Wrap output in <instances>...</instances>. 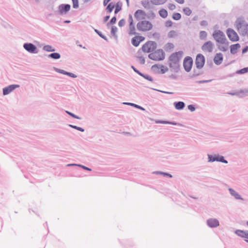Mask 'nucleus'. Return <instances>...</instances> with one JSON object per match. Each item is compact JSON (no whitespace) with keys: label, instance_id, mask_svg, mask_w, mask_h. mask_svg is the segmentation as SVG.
<instances>
[{"label":"nucleus","instance_id":"1","mask_svg":"<svg viewBox=\"0 0 248 248\" xmlns=\"http://www.w3.org/2000/svg\"><path fill=\"white\" fill-rule=\"evenodd\" d=\"M183 52L179 51L172 53L169 57V66L174 71L177 72L179 69V61L182 58Z\"/></svg>","mask_w":248,"mask_h":248},{"label":"nucleus","instance_id":"2","mask_svg":"<svg viewBox=\"0 0 248 248\" xmlns=\"http://www.w3.org/2000/svg\"><path fill=\"white\" fill-rule=\"evenodd\" d=\"M235 26L241 35L243 36L246 35L248 25L243 18H237L235 22Z\"/></svg>","mask_w":248,"mask_h":248},{"label":"nucleus","instance_id":"3","mask_svg":"<svg viewBox=\"0 0 248 248\" xmlns=\"http://www.w3.org/2000/svg\"><path fill=\"white\" fill-rule=\"evenodd\" d=\"M153 28V25L149 21L144 20L139 21L137 24V28L140 31H147L151 30Z\"/></svg>","mask_w":248,"mask_h":248},{"label":"nucleus","instance_id":"4","mask_svg":"<svg viewBox=\"0 0 248 248\" xmlns=\"http://www.w3.org/2000/svg\"><path fill=\"white\" fill-rule=\"evenodd\" d=\"M149 59L155 61H162L165 59V53L162 49H159L148 55Z\"/></svg>","mask_w":248,"mask_h":248},{"label":"nucleus","instance_id":"5","mask_svg":"<svg viewBox=\"0 0 248 248\" xmlns=\"http://www.w3.org/2000/svg\"><path fill=\"white\" fill-rule=\"evenodd\" d=\"M216 41L220 44H225L227 39L225 34L220 30L215 31L212 34Z\"/></svg>","mask_w":248,"mask_h":248},{"label":"nucleus","instance_id":"6","mask_svg":"<svg viewBox=\"0 0 248 248\" xmlns=\"http://www.w3.org/2000/svg\"><path fill=\"white\" fill-rule=\"evenodd\" d=\"M156 47L157 44L156 42L149 41L142 46L141 49L144 52L149 53L154 51Z\"/></svg>","mask_w":248,"mask_h":248},{"label":"nucleus","instance_id":"7","mask_svg":"<svg viewBox=\"0 0 248 248\" xmlns=\"http://www.w3.org/2000/svg\"><path fill=\"white\" fill-rule=\"evenodd\" d=\"M207 156L208 162L217 161L225 164H227L228 163V161L224 158V157L223 155H219V154H215L214 155L208 154Z\"/></svg>","mask_w":248,"mask_h":248},{"label":"nucleus","instance_id":"8","mask_svg":"<svg viewBox=\"0 0 248 248\" xmlns=\"http://www.w3.org/2000/svg\"><path fill=\"white\" fill-rule=\"evenodd\" d=\"M23 48L28 52L36 54L38 52L37 47L31 43H26L23 44Z\"/></svg>","mask_w":248,"mask_h":248},{"label":"nucleus","instance_id":"9","mask_svg":"<svg viewBox=\"0 0 248 248\" xmlns=\"http://www.w3.org/2000/svg\"><path fill=\"white\" fill-rule=\"evenodd\" d=\"M205 63V58L204 56L202 54H198L196 56L195 60V64L196 67L198 69H202Z\"/></svg>","mask_w":248,"mask_h":248},{"label":"nucleus","instance_id":"10","mask_svg":"<svg viewBox=\"0 0 248 248\" xmlns=\"http://www.w3.org/2000/svg\"><path fill=\"white\" fill-rule=\"evenodd\" d=\"M193 65V60L191 57L189 56L186 57L183 62V66L187 72H189L192 68Z\"/></svg>","mask_w":248,"mask_h":248},{"label":"nucleus","instance_id":"11","mask_svg":"<svg viewBox=\"0 0 248 248\" xmlns=\"http://www.w3.org/2000/svg\"><path fill=\"white\" fill-rule=\"evenodd\" d=\"M227 34L229 39L232 42H236L239 40V36L237 33L232 29L227 30Z\"/></svg>","mask_w":248,"mask_h":248},{"label":"nucleus","instance_id":"12","mask_svg":"<svg viewBox=\"0 0 248 248\" xmlns=\"http://www.w3.org/2000/svg\"><path fill=\"white\" fill-rule=\"evenodd\" d=\"M20 86L18 84H12L9 85L6 87H4L2 89V93L3 95H6L10 93L14 90L16 88H19Z\"/></svg>","mask_w":248,"mask_h":248},{"label":"nucleus","instance_id":"13","mask_svg":"<svg viewBox=\"0 0 248 248\" xmlns=\"http://www.w3.org/2000/svg\"><path fill=\"white\" fill-rule=\"evenodd\" d=\"M147 14L142 10H137L134 14V16L138 21H141L145 19Z\"/></svg>","mask_w":248,"mask_h":248},{"label":"nucleus","instance_id":"14","mask_svg":"<svg viewBox=\"0 0 248 248\" xmlns=\"http://www.w3.org/2000/svg\"><path fill=\"white\" fill-rule=\"evenodd\" d=\"M71 6L68 4H62L58 7V13L61 15L66 14L70 10Z\"/></svg>","mask_w":248,"mask_h":248},{"label":"nucleus","instance_id":"15","mask_svg":"<svg viewBox=\"0 0 248 248\" xmlns=\"http://www.w3.org/2000/svg\"><path fill=\"white\" fill-rule=\"evenodd\" d=\"M214 47V44L211 41H208L203 44L202 46V49L205 52H212Z\"/></svg>","mask_w":248,"mask_h":248},{"label":"nucleus","instance_id":"16","mask_svg":"<svg viewBox=\"0 0 248 248\" xmlns=\"http://www.w3.org/2000/svg\"><path fill=\"white\" fill-rule=\"evenodd\" d=\"M206 224L210 228H216L219 225V221L215 218H210L206 220Z\"/></svg>","mask_w":248,"mask_h":248},{"label":"nucleus","instance_id":"17","mask_svg":"<svg viewBox=\"0 0 248 248\" xmlns=\"http://www.w3.org/2000/svg\"><path fill=\"white\" fill-rule=\"evenodd\" d=\"M54 70L59 73H61L63 75H67L71 78H76L77 77V76L72 73L68 72L67 71H65L63 70L59 69L56 67H54Z\"/></svg>","mask_w":248,"mask_h":248},{"label":"nucleus","instance_id":"18","mask_svg":"<svg viewBox=\"0 0 248 248\" xmlns=\"http://www.w3.org/2000/svg\"><path fill=\"white\" fill-rule=\"evenodd\" d=\"M228 190L231 195L236 200H240L242 201L244 200L241 195L233 189L229 188Z\"/></svg>","mask_w":248,"mask_h":248},{"label":"nucleus","instance_id":"19","mask_svg":"<svg viewBox=\"0 0 248 248\" xmlns=\"http://www.w3.org/2000/svg\"><path fill=\"white\" fill-rule=\"evenodd\" d=\"M223 61V55L221 53H217L215 55L214 61L216 64L219 65Z\"/></svg>","mask_w":248,"mask_h":248},{"label":"nucleus","instance_id":"20","mask_svg":"<svg viewBox=\"0 0 248 248\" xmlns=\"http://www.w3.org/2000/svg\"><path fill=\"white\" fill-rule=\"evenodd\" d=\"M173 105L175 109L177 110H182L185 107V103L182 101L175 102Z\"/></svg>","mask_w":248,"mask_h":248},{"label":"nucleus","instance_id":"21","mask_svg":"<svg viewBox=\"0 0 248 248\" xmlns=\"http://www.w3.org/2000/svg\"><path fill=\"white\" fill-rule=\"evenodd\" d=\"M240 47V45L238 43L232 45L230 46V51L232 54H235L237 53V50Z\"/></svg>","mask_w":248,"mask_h":248},{"label":"nucleus","instance_id":"22","mask_svg":"<svg viewBox=\"0 0 248 248\" xmlns=\"http://www.w3.org/2000/svg\"><path fill=\"white\" fill-rule=\"evenodd\" d=\"M129 35H137L138 33L136 32V29L134 23H131L129 25Z\"/></svg>","mask_w":248,"mask_h":248},{"label":"nucleus","instance_id":"23","mask_svg":"<svg viewBox=\"0 0 248 248\" xmlns=\"http://www.w3.org/2000/svg\"><path fill=\"white\" fill-rule=\"evenodd\" d=\"M155 122L157 124H170L174 125H181V124L179 123L167 121H156Z\"/></svg>","mask_w":248,"mask_h":248},{"label":"nucleus","instance_id":"24","mask_svg":"<svg viewBox=\"0 0 248 248\" xmlns=\"http://www.w3.org/2000/svg\"><path fill=\"white\" fill-rule=\"evenodd\" d=\"M161 65L155 64L152 66L151 70L155 74H159V72L160 71V69L161 68Z\"/></svg>","mask_w":248,"mask_h":248},{"label":"nucleus","instance_id":"25","mask_svg":"<svg viewBox=\"0 0 248 248\" xmlns=\"http://www.w3.org/2000/svg\"><path fill=\"white\" fill-rule=\"evenodd\" d=\"M48 57L54 60H58L61 58V55L59 53L54 52L48 55Z\"/></svg>","mask_w":248,"mask_h":248},{"label":"nucleus","instance_id":"26","mask_svg":"<svg viewBox=\"0 0 248 248\" xmlns=\"http://www.w3.org/2000/svg\"><path fill=\"white\" fill-rule=\"evenodd\" d=\"M159 16L163 18H165L167 17L168 16V12L165 9H160L158 12Z\"/></svg>","mask_w":248,"mask_h":248},{"label":"nucleus","instance_id":"27","mask_svg":"<svg viewBox=\"0 0 248 248\" xmlns=\"http://www.w3.org/2000/svg\"><path fill=\"white\" fill-rule=\"evenodd\" d=\"M153 174H157V175H158V174L162 175L164 176H167V177H169V178H172V175L171 174H170V173H167V172H162V171H154L153 172Z\"/></svg>","mask_w":248,"mask_h":248},{"label":"nucleus","instance_id":"28","mask_svg":"<svg viewBox=\"0 0 248 248\" xmlns=\"http://www.w3.org/2000/svg\"><path fill=\"white\" fill-rule=\"evenodd\" d=\"M167 0H151V2L155 5H161L165 3Z\"/></svg>","mask_w":248,"mask_h":248},{"label":"nucleus","instance_id":"29","mask_svg":"<svg viewBox=\"0 0 248 248\" xmlns=\"http://www.w3.org/2000/svg\"><path fill=\"white\" fill-rule=\"evenodd\" d=\"M43 50L47 52H54L55 51L54 48L48 45L44 46L43 47Z\"/></svg>","mask_w":248,"mask_h":248},{"label":"nucleus","instance_id":"30","mask_svg":"<svg viewBox=\"0 0 248 248\" xmlns=\"http://www.w3.org/2000/svg\"><path fill=\"white\" fill-rule=\"evenodd\" d=\"M207 36V33L205 31H201L199 33V38L202 40H205Z\"/></svg>","mask_w":248,"mask_h":248},{"label":"nucleus","instance_id":"31","mask_svg":"<svg viewBox=\"0 0 248 248\" xmlns=\"http://www.w3.org/2000/svg\"><path fill=\"white\" fill-rule=\"evenodd\" d=\"M131 43L134 46L137 47L139 46L140 42L138 40V37L135 36L132 39Z\"/></svg>","mask_w":248,"mask_h":248},{"label":"nucleus","instance_id":"32","mask_svg":"<svg viewBox=\"0 0 248 248\" xmlns=\"http://www.w3.org/2000/svg\"><path fill=\"white\" fill-rule=\"evenodd\" d=\"M247 231L241 230H236L235 231V233L238 236L241 237V238H244V234H246Z\"/></svg>","mask_w":248,"mask_h":248},{"label":"nucleus","instance_id":"33","mask_svg":"<svg viewBox=\"0 0 248 248\" xmlns=\"http://www.w3.org/2000/svg\"><path fill=\"white\" fill-rule=\"evenodd\" d=\"M124 104L134 107L135 108L142 110H145V109L143 107L132 103H124Z\"/></svg>","mask_w":248,"mask_h":248},{"label":"nucleus","instance_id":"34","mask_svg":"<svg viewBox=\"0 0 248 248\" xmlns=\"http://www.w3.org/2000/svg\"><path fill=\"white\" fill-rule=\"evenodd\" d=\"M160 66H161V68L160 69V71L159 72V74H165L167 71H168L169 69L167 67H166L163 65H161Z\"/></svg>","mask_w":248,"mask_h":248},{"label":"nucleus","instance_id":"35","mask_svg":"<svg viewBox=\"0 0 248 248\" xmlns=\"http://www.w3.org/2000/svg\"><path fill=\"white\" fill-rule=\"evenodd\" d=\"M68 126L77 130H78L80 132H83L85 131L84 129H83V128L73 124H68Z\"/></svg>","mask_w":248,"mask_h":248},{"label":"nucleus","instance_id":"36","mask_svg":"<svg viewBox=\"0 0 248 248\" xmlns=\"http://www.w3.org/2000/svg\"><path fill=\"white\" fill-rule=\"evenodd\" d=\"M140 76L142 77L145 79H146V80H147L149 81L153 82V81H154L153 78L151 76H150L147 74H144L141 73V75H140Z\"/></svg>","mask_w":248,"mask_h":248},{"label":"nucleus","instance_id":"37","mask_svg":"<svg viewBox=\"0 0 248 248\" xmlns=\"http://www.w3.org/2000/svg\"><path fill=\"white\" fill-rule=\"evenodd\" d=\"M174 45L171 43H168L166 44L165 46V49L168 51L169 50H171L174 48Z\"/></svg>","mask_w":248,"mask_h":248},{"label":"nucleus","instance_id":"38","mask_svg":"<svg viewBox=\"0 0 248 248\" xmlns=\"http://www.w3.org/2000/svg\"><path fill=\"white\" fill-rule=\"evenodd\" d=\"M247 72H248V67L237 70L236 73L237 74H243Z\"/></svg>","mask_w":248,"mask_h":248},{"label":"nucleus","instance_id":"39","mask_svg":"<svg viewBox=\"0 0 248 248\" xmlns=\"http://www.w3.org/2000/svg\"><path fill=\"white\" fill-rule=\"evenodd\" d=\"M114 8V5L112 4V3H110L108 4V5L107 6L106 8V10L108 13H111L113 9Z\"/></svg>","mask_w":248,"mask_h":248},{"label":"nucleus","instance_id":"40","mask_svg":"<svg viewBox=\"0 0 248 248\" xmlns=\"http://www.w3.org/2000/svg\"><path fill=\"white\" fill-rule=\"evenodd\" d=\"M217 47H218V48L221 50V51H226L228 49V44H225V45L224 46H221L220 45H217Z\"/></svg>","mask_w":248,"mask_h":248},{"label":"nucleus","instance_id":"41","mask_svg":"<svg viewBox=\"0 0 248 248\" xmlns=\"http://www.w3.org/2000/svg\"><path fill=\"white\" fill-rule=\"evenodd\" d=\"M94 31L100 37H101L102 38H103L105 40H106L107 41H108V38L105 35H104L101 33V32H100V31H99L97 29H94Z\"/></svg>","mask_w":248,"mask_h":248},{"label":"nucleus","instance_id":"42","mask_svg":"<svg viewBox=\"0 0 248 248\" xmlns=\"http://www.w3.org/2000/svg\"><path fill=\"white\" fill-rule=\"evenodd\" d=\"M172 18L175 20H179L181 18V15L179 13H174L172 15Z\"/></svg>","mask_w":248,"mask_h":248},{"label":"nucleus","instance_id":"43","mask_svg":"<svg viewBox=\"0 0 248 248\" xmlns=\"http://www.w3.org/2000/svg\"><path fill=\"white\" fill-rule=\"evenodd\" d=\"M141 4L145 8H147V9L150 8V2L148 0H144V1H141Z\"/></svg>","mask_w":248,"mask_h":248},{"label":"nucleus","instance_id":"44","mask_svg":"<svg viewBox=\"0 0 248 248\" xmlns=\"http://www.w3.org/2000/svg\"><path fill=\"white\" fill-rule=\"evenodd\" d=\"M117 31V28L116 26H112L111 29V34L114 37H117V36L116 34Z\"/></svg>","mask_w":248,"mask_h":248},{"label":"nucleus","instance_id":"45","mask_svg":"<svg viewBox=\"0 0 248 248\" xmlns=\"http://www.w3.org/2000/svg\"><path fill=\"white\" fill-rule=\"evenodd\" d=\"M184 14L186 16H190L192 13L191 10L188 7H185L183 9Z\"/></svg>","mask_w":248,"mask_h":248},{"label":"nucleus","instance_id":"46","mask_svg":"<svg viewBox=\"0 0 248 248\" xmlns=\"http://www.w3.org/2000/svg\"><path fill=\"white\" fill-rule=\"evenodd\" d=\"M146 16L148 19H154L155 17V14L153 11H151L148 13Z\"/></svg>","mask_w":248,"mask_h":248},{"label":"nucleus","instance_id":"47","mask_svg":"<svg viewBox=\"0 0 248 248\" xmlns=\"http://www.w3.org/2000/svg\"><path fill=\"white\" fill-rule=\"evenodd\" d=\"M65 112L67 114H68V115H69L70 116H71V117H73L74 118H76V119H79V120H81V118L80 117L75 115V114H74V113H72V112H70V111H69L68 110H65Z\"/></svg>","mask_w":248,"mask_h":248},{"label":"nucleus","instance_id":"48","mask_svg":"<svg viewBox=\"0 0 248 248\" xmlns=\"http://www.w3.org/2000/svg\"><path fill=\"white\" fill-rule=\"evenodd\" d=\"M175 36H176V32L175 31H170L168 34V36L169 38H173Z\"/></svg>","mask_w":248,"mask_h":248},{"label":"nucleus","instance_id":"49","mask_svg":"<svg viewBox=\"0 0 248 248\" xmlns=\"http://www.w3.org/2000/svg\"><path fill=\"white\" fill-rule=\"evenodd\" d=\"M116 20L117 19L116 16L112 17L109 22L107 23V26L108 27L109 25L115 24L116 22Z\"/></svg>","mask_w":248,"mask_h":248},{"label":"nucleus","instance_id":"50","mask_svg":"<svg viewBox=\"0 0 248 248\" xmlns=\"http://www.w3.org/2000/svg\"><path fill=\"white\" fill-rule=\"evenodd\" d=\"M122 9L121 6L119 5V3H117L115 5V9L114 11V13L115 14H117Z\"/></svg>","mask_w":248,"mask_h":248},{"label":"nucleus","instance_id":"51","mask_svg":"<svg viewBox=\"0 0 248 248\" xmlns=\"http://www.w3.org/2000/svg\"><path fill=\"white\" fill-rule=\"evenodd\" d=\"M73 2V7L74 8L77 9L78 7V0H72Z\"/></svg>","mask_w":248,"mask_h":248},{"label":"nucleus","instance_id":"52","mask_svg":"<svg viewBox=\"0 0 248 248\" xmlns=\"http://www.w3.org/2000/svg\"><path fill=\"white\" fill-rule=\"evenodd\" d=\"M200 75H201V73L198 71H197L196 69H194L193 74H192V76H190V78H194L198 76H199Z\"/></svg>","mask_w":248,"mask_h":248},{"label":"nucleus","instance_id":"53","mask_svg":"<svg viewBox=\"0 0 248 248\" xmlns=\"http://www.w3.org/2000/svg\"><path fill=\"white\" fill-rule=\"evenodd\" d=\"M240 93H242L245 94V96L248 95V88L240 90Z\"/></svg>","mask_w":248,"mask_h":248},{"label":"nucleus","instance_id":"54","mask_svg":"<svg viewBox=\"0 0 248 248\" xmlns=\"http://www.w3.org/2000/svg\"><path fill=\"white\" fill-rule=\"evenodd\" d=\"M125 23V20L124 19H122L119 21V22L118 23V25L119 27H122L124 25Z\"/></svg>","mask_w":248,"mask_h":248},{"label":"nucleus","instance_id":"55","mask_svg":"<svg viewBox=\"0 0 248 248\" xmlns=\"http://www.w3.org/2000/svg\"><path fill=\"white\" fill-rule=\"evenodd\" d=\"M138 59L140 61V62L141 64H144L145 62V59L142 56L138 57Z\"/></svg>","mask_w":248,"mask_h":248},{"label":"nucleus","instance_id":"56","mask_svg":"<svg viewBox=\"0 0 248 248\" xmlns=\"http://www.w3.org/2000/svg\"><path fill=\"white\" fill-rule=\"evenodd\" d=\"M211 81H212V80H211V79H210V80H198V81H196V82L198 83H200V84H202V83H208V82H211Z\"/></svg>","mask_w":248,"mask_h":248},{"label":"nucleus","instance_id":"57","mask_svg":"<svg viewBox=\"0 0 248 248\" xmlns=\"http://www.w3.org/2000/svg\"><path fill=\"white\" fill-rule=\"evenodd\" d=\"M187 108L191 112H193V111H195V107L194 105H188Z\"/></svg>","mask_w":248,"mask_h":248},{"label":"nucleus","instance_id":"58","mask_svg":"<svg viewBox=\"0 0 248 248\" xmlns=\"http://www.w3.org/2000/svg\"><path fill=\"white\" fill-rule=\"evenodd\" d=\"M168 8L170 10H173L176 8V6L174 4L172 3H169L168 4Z\"/></svg>","mask_w":248,"mask_h":248},{"label":"nucleus","instance_id":"59","mask_svg":"<svg viewBox=\"0 0 248 248\" xmlns=\"http://www.w3.org/2000/svg\"><path fill=\"white\" fill-rule=\"evenodd\" d=\"M132 69L134 70L135 72L137 73L140 76L141 75V72H140L139 70H138L137 69H136L134 66H131Z\"/></svg>","mask_w":248,"mask_h":248},{"label":"nucleus","instance_id":"60","mask_svg":"<svg viewBox=\"0 0 248 248\" xmlns=\"http://www.w3.org/2000/svg\"><path fill=\"white\" fill-rule=\"evenodd\" d=\"M78 167H79L81 168H82L83 169L85 170H89V171H91L92 170L91 169L89 168H88L85 166H83L82 165H80V164H79L78 165Z\"/></svg>","mask_w":248,"mask_h":248},{"label":"nucleus","instance_id":"61","mask_svg":"<svg viewBox=\"0 0 248 248\" xmlns=\"http://www.w3.org/2000/svg\"><path fill=\"white\" fill-rule=\"evenodd\" d=\"M172 25V22L170 20H168L165 22V26L167 27H170Z\"/></svg>","mask_w":248,"mask_h":248},{"label":"nucleus","instance_id":"62","mask_svg":"<svg viewBox=\"0 0 248 248\" xmlns=\"http://www.w3.org/2000/svg\"><path fill=\"white\" fill-rule=\"evenodd\" d=\"M200 25L202 26H204V27H205V26H207L208 25V22L206 20H202L201 23H200Z\"/></svg>","mask_w":248,"mask_h":248},{"label":"nucleus","instance_id":"63","mask_svg":"<svg viewBox=\"0 0 248 248\" xmlns=\"http://www.w3.org/2000/svg\"><path fill=\"white\" fill-rule=\"evenodd\" d=\"M153 36L156 39H158L160 37V34L159 33L155 32L153 34Z\"/></svg>","mask_w":248,"mask_h":248},{"label":"nucleus","instance_id":"64","mask_svg":"<svg viewBox=\"0 0 248 248\" xmlns=\"http://www.w3.org/2000/svg\"><path fill=\"white\" fill-rule=\"evenodd\" d=\"M248 51V46L245 47L242 50V53L245 54Z\"/></svg>","mask_w":248,"mask_h":248}]
</instances>
